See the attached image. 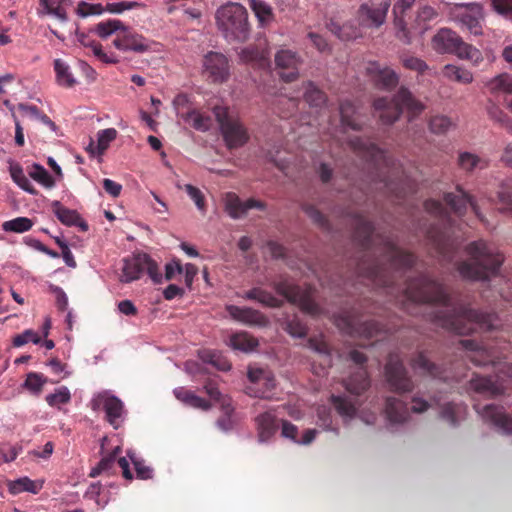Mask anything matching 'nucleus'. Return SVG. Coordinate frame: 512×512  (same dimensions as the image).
I'll return each instance as SVG.
<instances>
[{
  "label": "nucleus",
  "mask_w": 512,
  "mask_h": 512,
  "mask_svg": "<svg viewBox=\"0 0 512 512\" xmlns=\"http://www.w3.org/2000/svg\"><path fill=\"white\" fill-rule=\"evenodd\" d=\"M366 71L378 89L391 91L399 83V74L391 67L383 66L378 62H370Z\"/></svg>",
  "instance_id": "obj_16"
},
{
  "label": "nucleus",
  "mask_w": 512,
  "mask_h": 512,
  "mask_svg": "<svg viewBox=\"0 0 512 512\" xmlns=\"http://www.w3.org/2000/svg\"><path fill=\"white\" fill-rule=\"evenodd\" d=\"M202 73L212 83L226 82L230 77L228 58L220 52H208L203 58Z\"/></svg>",
  "instance_id": "obj_11"
},
{
  "label": "nucleus",
  "mask_w": 512,
  "mask_h": 512,
  "mask_svg": "<svg viewBox=\"0 0 512 512\" xmlns=\"http://www.w3.org/2000/svg\"><path fill=\"white\" fill-rule=\"evenodd\" d=\"M53 212L58 220L66 226H78L82 231L88 230V224L83 221L76 210L64 207L59 201L52 203Z\"/></svg>",
  "instance_id": "obj_22"
},
{
  "label": "nucleus",
  "mask_w": 512,
  "mask_h": 512,
  "mask_svg": "<svg viewBox=\"0 0 512 512\" xmlns=\"http://www.w3.org/2000/svg\"><path fill=\"white\" fill-rule=\"evenodd\" d=\"M32 342L34 344H39L41 342V338L35 331L31 329L25 330L23 333L16 335L13 338V345L15 347L23 346L24 344Z\"/></svg>",
  "instance_id": "obj_60"
},
{
  "label": "nucleus",
  "mask_w": 512,
  "mask_h": 512,
  "mask_svg": "<svg viewBox=\"0 0 512 512\" xmlns=\"http://www.w3.org/2000/svg\"><path fill=\"white\" fill-rule=\"evenodd\" d=\"M433 48L439 53L456 54L461 59L470 60L478 65L483 56L480 50L465 43L454 31L448 28L440 29L432 39Z\"/></svg>",
  "instance_id": "obj_5"
},
{
  "label": "nucleus",
  "mask_w": 512,
  "mask_h": 512,
  "mask_svg": "<svg viewBox=\"0 0 512 512\" xmlns=\"http://www.w3.org/2000/svg\"><path fill=\"white\" fill-rule=\"evenodd\" d=\"M144 271L155 284L162 283L163 276L159 272L158 264L146 253H137L124 260L120 281L130 283L138 280Z\"/></svg>",
  "instance_id": "obj_8"
},
{
  "label": "nucleus",
  "mask_w": 512,
  "mask_h": 512,
  "mask_svg": "<svg viewBox=\"0 0 512 512\" xmlns=\"http://www.w3.org/2000/svg\"><path fill=\"white\" fill-rule=\"evenodd\" d=\"M470 389L485 397H494L503 393V388L492 378L475 376L470 380Z\"/></svg>",
  "instance_id": "obj_23"
},
{
  "label": "nucleus",
  "mask_w": 512,
  "mask_h": 512,
  "mask_svg": "<svg viewBox=\"0 0 512 512\" xmlns=\"http://www.w3.org/2000/svg\"><path fill=\"white\" fill-rule=\"evenodd\" d=\"M373 107L379 113L381 122L387 125L396 122L403 110H406L410 117H415L424 109V105L405 86H401L391 99L387 97L375 99Z\"/></svg>",
  "instance_id": "obj_4"
},
{
  "label": "nucleus",
  "mask_w": 512,
  "mask_h": 512,
  "mask_svg": "<svg viewBox=\"0 0 512 512\" xmlns=\"http://www.w3.org/2000/svg\"><path fill=\"white\" fill-rule=\"evenodd\" d=\"M29 176L44 186L45 188H52L55 185V181L50 173L40 164L34 163L29 171Z\"/></svg>",
  "instance_id": "obj_45"
},
{
  "label": "nucleus",
  "mask_w": 512,
  "mask_h": 512,
  "mask_svg": "<svg viewBox=\"0 0 512 512\" xmlns=\"http://www.w3.org/2000/svg\"><path fill=\"white\" fill-rule=\"evenodd\" d=\"M121 452L119 446L115 447L111 453L103 457L98 464L93 467L89 473V476L95 478L104 472H109L115 463L116 456Z\"/></svg>",
  "instance_id": "obj_43"
},
{
  "label": "nucleus",
  "mask_w": 512,
  "mask_h": 512,
  "mask_svg": "<svg viewBox=\"0 0 512 512\" xmlns=\"http://www.w3.org/2000/svg\"><path fill=\"white\" fill-rule=\"evenodd\" d=\"M113 46L125 52L144 53L150 50L151 42L131 28L124 26L122 32L118 33L117 37L113 40Z\"/></svg>",
  "instance_id": "obj_15"
},
{
  "label": "nucleus",
  "mask_w": 512,
  "mask_h": 512,
  "mask_svg": "<svg viewBox=\"0 0 512 512\" xmlns=\"http://www.w3.org/2000/svg\"><path fill=\"white\" fill-rule=\"evenodd\" d=\"M465 409L466 407L462 404L448 402L442 406L440 418L446 421L450 426L456 427L459 424V418L465 412Z\"/></svg>",
  "instance_id": "obj_36"
},
{
  "label": "nucleus",
  "mask_w": 512,
  "mask_h": 512,
  "mask_svg": "<svg viewBox=\"0 0 512 512\" xmlns=\"http://www.w3.org/2000/svg\"><path fill=\"white\" fill-rule=\"evenodd\" d=\"M458 164L466 172H473L475 169H485L488 161L470 152H462L458 157Z\"/></svg>",
  "instance_id": "obj_34"
},
{
  "label": "nucleus",
  "mask_w": 512,
  "mask_h": 512,
  "mask_svg": "<svg viewBox=\"0 0 512 512\" xmlns=\"http://www.w3.org/2000/svg\"><path fill=\"white\" fill-rule=\"evenodd\" d=\"M413 369L422 375L442 378V369L431 362L423 352L418 353L411 361Z\"/></svg>",
  "instance_id": "obj_29"
},
{
  "label": "nucleus",
  "mask_w": 512,
  "mask_h": 512,
  "mask_svg": "<svg viewBox=\"0 0 512 512\" xmlns=\"http://www.w3.org/2000/svg\"><path fill=\"white\" fill-rule=\"evenodd\" d=\"M332 403L341 416L352 417L356 413L355 403L345 396L331 397Z\"/></svg>",
  "instance_id": "obj_52"
},
{
  "label": "nucleus",
  "mask_w": 512,
  "mask_h": 512,
  "mask_svg": "<svg viewBox=\"0 0 512 512\" xmlns=\"http://www.w3.org/2000/svg\"><path fill=\"white\" fill-rule=\"evenodd\" d=\"M10 174L13 181L24 191L36 195L37 190L33 187L29 179L25 176L23 169L20 165H11Z\"/></svg>",
  "instance_id": "obj_48"
},
{
  "label": "nucleus",
  "mask_w": 512,
  "mask_h": 512,
  "mask_svg": "<svg viewBox=\"0 0 512 512\" xmlns=\"http://www.w3.org/2000/svg\"><path fill=\"white\" fill-rule=\"evenodd\" d=\"M350 144L355 151L363 153L373 161L384 157L383 151L375 143L368 140L356 137L350 140Z\"/></svg>",
  "instance_id": "obj_32"
},
{
  "label": "nucleus",
  "mask_w": 512,
  "mask_h": 512,
  "mask_svg": "<svg viewBox=\"0 0 512 512\" xmlns=\"http://www.w3.org/2000/svg\"><path fill=\"white\" fill-rule=\"evenodd\" d=\"M33 226L31 219L27 217H17L2 224L5 232L23 233L30 230Z\"/></svg>",
  "instance_id": "obj_53"
},
{
  "label": "nucleus",
  "mask_w": 512,
  "mask_h": 512,
  "mask_svg": "<svg viewBox=\"0 0 512 512\" xmlns=\"http://www.w3.org/2000/svg\"><path fill=\"white\" fill-rule=\"evenodd\" d=\"M234 407L229 399H223L221 402L222 415L217 419L216 426L223 432L231 431L236 425Z\"/></svg>",
  "instance_id": "obj_30"
},
{
  "label": "nucleus",
  "mask_w": 512,
  "mask_h": 512,
  "mask_svg": "<svg viewBox=\"0 0 512 512\" xmlns=\"http://www.w3.org/2000/svg\"><path fill=\"white\" fill-rule=\"evenodd\" d=\"M498 200L502 205L499 210L501 212L512 211V186L509 184H502L498 191Z\"/></svg>",
  "instance_id": "obj_57"
},
{
  "label": "nucleus",
  "mask_w": 512,
  "mask_h": 512,
  "mask_svg": "<svg viewBox=\"0 0 512 512\" xmlns=\"http://www.w3.org/2000/svg\"><path fill=\"white\" fill-rule=\"evenodd\" d=\"M70 392L67 387H61L55 393L46 396V402L50 406H57L59 404H65L70 401Z\"/></svg>",
  "instance_id": "obj_59"
},
{
  "label": "nucleus",
  "mask_w": 512,
  "mask_h": 512,
  "mask_svg": "<svg viewBox=\"0 0 512 512\" xmlns=\"http://www.w3.org/2000/svg\"><path fill=\"white\" fill-rule=\"evenodd\" d=\"M42 488V483H36L28 477H22L8 484V490L11 494H19L21 492H30L37 494Z\"/></svg>",
  "instance_id": "obj_38"
},
{
  "label": "nucleus",
  "mask_w": 512,
  "mask_h": 512,
  "mask_svg": "<svg viewBox=\"0 0 512 512\" xmlns=\"http://www.w3.org/2000/svg\"><path fill=\"white\" fill-rule=\"evenodd\" d=\"M335 324L344 333L349 335H360L366 338L378 336L383 331V326L374 320H362L353 309L344 311L335 317Z\"/></svg>",
  "instance_id": "obj_9"
},
{
  "label": "nucleus",
  "mask_w": 512,
  "mask_h": 512,
  "mask_svg": "<svg viewBox=\"0 0 512 512\" xmlns=\"http://www.w3.org/2000/svg\"><path fill=\"white\" fill-rule=\"evenodd\" d=\"M216 23L223 37L230 43H243L250 36L248 12L239 3L230 2L218 8Z\"/></svg>",
  "instance_id": "obj_3"
},
{
  "label": "nucleus",
  "mask_w": 512,
  "mask_h": 512,
  "mask_svg": "<svg viewBox=\"0 0 512 512\" xmlns=\"http://www.w3.org/2000/svg\"><path fill=\"white\" fill-rule=\"evenodd\" d=\"M54 70L56 72V81L59 85L71 88L77 83L70 71V67L61 59L54 61Z\"/></svg>",
  "instance_id": "obj_39"
},
{
  "label": "nucleus",
  "mask_w": 512,
  "mask_h": 512,
  "mask_svg": "<svg viewBox=\"0 0 512 512\" xmlns=\"http://www.w3.org/2000/svg\"><path fill=\"white\" fill-rule=\"evenodd\" d=\"M271 286L277 294L297 305L303 312L314 317L323 313V309L315 302L311 289H303L287 279L274 281Z\"/></svg>",
  "instance_id": "obj_6"
},
{
  "label": "nucleus",
  "mask_w": 512,
  "mask_h": 512,
  "mask_svg": "<svg viewBox=\"0 0 512 512\" xmlns=\"http://www.w3.org/2000/svg\"><path fill=\"white\" fill-rule=\"evenodd\" d=\"M57 2V6L53 7L52 0H39L41 9L38 10V14L40 16L43 15H53L55 16L59 21L66 22L68 20L66 11L61 7V4L65 0H54Z\"/></svg>",
  "instance_id": "obj_40"
},
{
  "label": "nucleus",
  "mask_w": 512,
  "mask_h": 512,
  "mask_svg": "<svg viewBox=\"0 0 512 512\" xmlns=\"http://www.w3.org/2000/svg\"><path fill=\"white\" fill-rule=\"evenodd\" d=\"M302 210L305 214L312 220L314 224L319 226L321 229L325 231L330 230V223L326 216L319 211L313 204L304 203L302 204Z\"/></svg>",
  "instance_id": "obj_49"
},
{
  "label": "nucleus",
  "mask_w": 512,
  "mask_h": 512,
  "mask_svg": "<svg viewBox=\"0 0 512 512\" xmlns=\"http://www.w3.org/2000/svg\"><path fill=\"white\" fill-rule=\"evenodd\" d=\"M46 382L47 379L42 374L30 372L27 374L23 387L34 394H40Z\"/></svg>",
  "instance_id": "obj_54"
},
{
  "label": "nucleus",
  "mask_w": 512,
  "mask_h": 512,
  "mask_svg": "<svg viewBox=\"0 0 512 512\" xmlns=\"http://www.w3.org/2000/svg\"><path fill=\"white\" fill-rule=\"evenodd\" d=\"M340 111V117H341V123L342 126L345 129H351V130H361L362 125L358 122L357 118L355 117L356 109L352 102L350 101H343L340 104L339 107Z\"/></svg>",
  "instance_id": "obj_31"
},
{
  "label": "nucleus",
  "mask_w": 512,
  "mask_h": 512,
  "mask_svg": "<svg viewBox=\"0 0 512 512\" xmlns=\"http://www.w3.org/2000/svg\"><path fill=\"white\" fill-rule=\"evenodd\" d=\"M106 11V6L103 7L100 3L90 4L85 1H81L77 5V15L80 17H88L91 15H101Z\"/></svg>",
  "instance_id": "obj_56"
},
{
  "label": "nucleus",
  "mask_w": 512,
  "mask_h": 512,
  "mask_svg": "<svg viewBox=\"0 0 512 512\" xmlns=\"http://www.w3.org/2000/svg\"><path fill=\"white\" fill-rule=\"evenodd\" d=\"M10 174L13 181L24 191L36 195L37 190L33 187L29 179L25 176L23 169L20 165H11Z\"/></svg>",
  "instance_id": "obj_46"
},
{
  "label": "nucleus",
  "mask_w": 512,
  "mask_h": 512,
  "mask_svg": "<svg viewBox=\"0 0 512 512\" xmlns=\"http://www.w3.org/2000/svg\"><path fill=\"white\" fill-rule=\"evenodd\" d=\"M10 174L13 181L24 191L36 195L37 190L33 187L29 179L25 176L23 169L20 165H11Z\"/></svg>",
  "instance_id": "obj_47"
},
{
  "label": "nucleus",
  "mask_w": 512,
  "mask_h": 512,
  "mask_svg": "<svg viewBox=\"0 0 512 512\" xmlns=\"http://www.w3.org/2000/svg\"><path fill=\"white\" fill-rule=\"evenodd\" d=\"M93 410L103 408L107 421L118 429L123 422L124 406L122 401L108 392L99 393L91 402Z\"/></svg>",
  "instance_id": "obj_12"
},
{
  "label": "nucleus",
  "mask_w": 512,
  "mask_h": 512,
  "mask_svg": "<svg viewBox=\"0 0 512 512\" xmlns=\"http://www.w3.org/2000/svg\"><path fill=\"white\" fill-rule=\"evenodd\" d=\"M354 241L361 249L356 261V273L373 286L384 288L397 298L401 294L403 308L412 315L428 313L441 327L459 335H466L476 328L493 331L500 327L495 312H485L462 306L448 313L449 296L444 286L427 274L406 279L398 284V277L415 263L413 254L400 249L387 235H374L373 224L362 215L353 217Z\"/></svg>",
  "instance_id": "obj_1"
},
{
  "label": "nucleus",
  "mask_w": 512,
  "mask_h": 512,
  "mask_svg": "<svg viewBox=\"0 0 512 512\" xmlns=\"http://www.w3.org/2000/svg\"><path fill=\"white\" fill-rule=\"evenodd\" d=\"M389 6L388 2H381L377 5H361L358 12L361 23L366 26H381L385 21Z\"/></svg>",
  "instance_id": "obj_21"
},
{
  "label": "nucleus",
  "mask_w": 512,
  "mask_h": 512,
  "mask_svg": "<svg viewBox=\"0 0 512 512\" xmlns=\"http://www.w3.org/2000/svg\"><path fill=\"white\" fill-rule=\"evenodd\" d=\"M225 211L233 219L244 217L245 201H242L235 193L229 192L225 196Z\"/></svg>",
  "instance_id": "obj_37"
},
{
  "label": "nucleus",
  "mask_w": 512,
  "mask_h": 512,
  "mask_svg": "<svg viewBox=\"0 0 512 512\" xmlns=\"http://www.w3.org/2000/svg\"><path fill=\"white\" fill-rule=\"evenodd\" d=\"M488 88L491 92L497 93V92H506V93H512V76L503 73L500 74L493 79H491L487 83Z\"/></svg>",
  "instance_id": "obj_50"
},
{
  "label": "nucleus",
  "mask_w": 512,
  "mask_h": 512,
  "mask_svg": "<svg viewBox=\"0 0 512 512\" xmlns=\"http://www.w3.org/2000/svg\"><path fill=\"white\" fill-rule=\"evenodd\" d=\"M452 126V121L443 115H437L430 119L429 128L434 134H444Z\"/></svg>",
  "instance_id": "obj_55"
},
{
  "label": "nucleus",
  "mask_w": 512,
  "mask_h": 512,
  "mask_svg": "<svg viewBox=\"0 0 512 512\" xmlns=\"http://www.w3.org/2000/svg\"><path fill=\"white\" fill-rule=\"evenodd\" d=\"M442 74L448 80L461 84H469L473 81V74L469 70L453 64L445 65Z\"/></svg>",
  "instance_id": "obj_33"
},
{
  "label": "nucleus",
  "mask_w": 512,
  "mask_h": 512,
  "mask_svg": "<svg viewBox=\"0 0 512 512\" xmlns=\"http://www.w3.org/2000/svg\"><path fill=\"white\" fill-rule=\"evenodd\" d=\"M128 456L130 457L134 465L136 475L138 478L142 480L152 478L153 470L149 466L145 465L143 460L136 458L133 454L130 453H128Z\"/></svg>",
  "instance_id": "obj_61"
},
{
  "label": "nucleus",
  "mask_w": 512,
  "mask_h": 512,
  "mask_svg": "<svg viewBox=\"0 0 512 512\" xmlns=\"http://www.w3.org/2000/svg\"><path fill=\"white\" fill-rule=\"evenodd\" d=\"M460 10L455 14V21L462 27L467 29L471 34H482V27L480 25L481 8L478 4L460 5Z\"/></svg>",
  "instance_id": "obj_19"
},
{
  "label": "nucleus",
  "mask_w": 512,
  "mask_h": 512,
  "mask_svg": "<svg viewBox=\"0 0 512 512\" xmlns=\"http://www.w3.org/2000/svg\"><path fill=\"white\" fill-rule=\"evenodd\" d=\"M474 408L485 422L494 426L501 434L509 435L512 433V418L505 414L502 407L494 404L480 407L479 404H476Z\"/></svg>",
  "instance_id": "obj_14"
},
{
  "label": "nucleus",
  "mask_w": 512,
  "mask_h": 512,
  "mask_svg": "<svg viewBox=\"0 0 512 512\" xmlns=\"http://www.w3.org/2000/svg\"><path fill=\"white\" fill-rule=\"evenodd\" d=\"M370 380L367 371L363 367H359L346 381V389L354 395H360L368 389Z\"/></svg>",
  "instance_id": "obj_27"
},
{
  "label": "nucleus",
  "mask_w": 512,
  "mask_h": 512,
  "mask_svg": "<svg viewBox=\"0 0 512 512\" xmlns=\"http://www.w3.org/2000/svg\"><path fill=\"white\" fill-rule=\"evenodd\" d=\"M385 413L391 423H404L409 417V410L402 401L395 397L386 399Z\"/></svg>",
  "instance_id": "obj_26"
},
{
  "label": "nucleus",
  "mask_w": 512,
  "mask_h": 512,
  "mask_svg": "<svg viewBox=\"0 0 512 512\" xmlns=\"http://www.w3.org/2000/svg\"><path fill=\"white\" fill-rule=\"evenodd\" d=\"M255 421L260 442L268 441L278 429L276 417L270 411L258 415Z\"/></svg>",
  "instance_id": "obj_24"
},
{
  "label": "nucleus",
  "mask_w": 512,
  "mask_h": 512,
  "mask_svg": "<svg viewBox=\"0 0 512 512\" xmlns=\"http://www.w3.org/2000/svg\"><path fill=\"white\" fill-rule=\"evenodd\" d=\"M401 62L406 69L420 74H423L428 69V65L423 60L414 56H401Z\"/></svg>",
  "instance_id": "obj_58"
},
{
  "label": "nucleus",
  "mask_w": 512,
  "mask_h": 512,
  "mask_svg": "<svg viewBox=\"0 0 512 512\" xmlns=\"http://www.w3.org/2000/svg\"><path fill=\"white\" fill-rule=\"evenodd\" d=\"M184 189H185L186 193L189 195V197L194 201L198 210L201 212H205L206 206H205L204 195L200 191V189H198L197 187H195L191 184H186Z\"/></svg>",
  "instance_id": "obj_62"
},
{
  "label": "nucleus",
  "mask_w": 512,
  "mask_h": 512,
  "mask_svg": "<svg viewBox=\"0 0 512 512\" xmlns=\"http://www.w3.org/2000/svg\"><path fill=\"white\" fill-rule=\"evenodd\" d=\"M213 112L229 149L242 147L248 142L247 130L238 118L229 114L226 107L216 106Z\"/></svg>",
  "instance_id": "obj_7"
},
{
  "label": "nucleus",
  "mask_w": 512,
  "mask_h": 512,
  "mask_svg": "<svg viewBox=\"0 0 512 512\" xmlns=\"http://www.w3.org/2000/svg\"><path fill=\"white\" fill-rule=\"evenodd\" d=\"M124 26L125 25L123 24V22L118 19H109L107 21L98 23L94 28V32L100 38L107 39L110 35H112L115 32H122Z\"/></svg>",
  "instance_id": "obj_42"
},
{
  "label": "nucleus",
  "mask_w": 512,
  "mask_h": 512,
  "mask_svg": "<svg viewBox=\"0 0 512 512\" xmlns=\"http://www.w3.org/2000/svg\"><path fill=\"white\" fill-rule=\"evenodd\" d=\"M275 63L280 70L279 75L285 82H293L298 78V67L300 59L297 54L291 50H281L275 55Z\"/></svg>",
  "instance_id": "obj_18"
},
{
  "label": "nucleus",
  "mask_w": 512,
  "mask_h": 512,
  "mask_svg": "<svg viewBox=\"0 0 512 512\" xmlns=\"http://www.w3.org/2000/svg\"><path fill=\"white\" fill-rule=\"evenodd\" d=\"M238 55L240 60L246 63L255 62L262 58L261 51L256 46L242 48Z\"/></svg>",
  "instance_id": "obj_64"
},
{
  "label": "nucleus",
  "mask_w": 512,
  "mask_h": 512,
  "mask_svg": "<svg viewBox=\"0 0 512 512\" xmlns=\"http://www.w3.org/2000/svg\"><path fill=\"white\" fill-rule=\"evenodd\" d=\"M184 120L189 122L190 125L198 130V131H208L211 125V119L208 116H204L197 112L196 110H192L188 113H186L183 116Z\"/></svg>",
  "instance_id": "obj_51"
},
{
  "label": "nucleus",
  "mask_w": 512,
  "mask_h": 512,
  "mask_svg": "<svg viewBox=\"0 0 512 512\" xmlns=\"http://www.w3.org/2000/svg\"><path fill=\"white\" fill-rule=\"evenodd\" d=\"M376 184H379L378 188L383 190L384 193L395 197L399 201L414 191V186L410 180L394 174L383 176Z\"/></svg>",
  "instance_id": "obj_17"
},
{
  "label": "nucleus",
  "mask_w": 512,
  "mask_h": 512,
  "mask_svg": "<svg viewBox=\"0 0 512 512\" xmlns=\"http://www.w3.org/2000/svg\"><path fill=\"white\" fill-rule=\"evenodd\" d=\"M385 377L390 390L396 393H408L414 388L407 369L397 355L389 356L385 365Z\"/></svg>",
  "instance_id": "obj_10"
},
{
  "label": "nucleus",
  "mask_w": 512,
  "mask_h": 512,
  "mask_svg": "<svg viewBox=\"0 0 512 512\" xmlns=\"http://www.w3.org/2000/svg\"><path fill=\"white\" fill-rule=\"evenodd\" d=\"M117 137V131L114 128H107L100 130L97 133V145L95 146L93 139H90V143L86 150L94 156L96 153L101 155L109 147V144Z\"/></svg>",
  "instance_id": "obj_28"
},
{
  "label": "nucleus",
  "mask_w": 512,
  "mask_h": 512,
  "mask_svg": "<svg viewBox=\"0 0 512 512\" xmlns=\"http://www.w3.org/2000/svg\"><path fill=\"white\" fill-rule=\"evenodd\" d=\"M230 346L242 352H252L258 346V340L246 332L236 333L230 337Z\"/></svg>",
  "instance_id": "obj_35"
},
{
  "label": "nucleus",
  "mask_w": 512,
  "mask_h": 512,
  "mask_svg": "<svg viewBox=\"0 0 512 512\" xmlns=\"http://www.w3.org/2000/svg\"><path fill=\"white\" fill-rule=\"evenodd\" d=\"M437 250L444 261L454 263L459 276L471 282H489L500 274L503 255L484 240L470 242L465 247V259H458L459 246L450 239L438 241Z\"/></svg>",
  "instance_id": "obj_2"
},
{
  "label": "nucleus",
  "mask_w": 512,
  "mask_h": 512,
  "mask_svg": "<svg viewBox=\"0 0 512 512\" xmlns=\"http://www.w3.org/2000/svg\"><path fill=\"white\" fill-rule=\"evenodd\" d=\"M444 201L458 216H463L466 213L468 206H470L476 217L480 221L486 222L476 199L466 192L461 186H457L455 192L445 193Z\"/></svg>",
  "instance_id": "obj_13"
},
{
  "label": "nucleus",
  "mask_w": 512,
  "mask_h": 512,
  "mask_svg": "<svg viewBox=\"0 0 512 512\" xmlns=\"http://www.w3.org/2000/svg\"><path fill=\"white\" fill-rule=\"evenodd\" d=\"M304 99L312 107H321L327 100L325 93L310 81L306 83Z\"/></svg>",
  "instance_id": "obj_44"
},
{
  "label": "nucleus",
  "mask_w": 512,
  "mask_h": 512,
  "mask_svg": "<svg viewBox=\"0 0 512 512\" xmlns=\"http://www.w3.org/2000/svg\"><path fill=\"white\" fill-rule=\"evenodd\" d=\"M229 315L239 322L250 326L265 327L269 323L267 317L260 311L250 307L227 306Z\"/></svg>",
  "instance_id": "obj_20"
},
{
  "label": "nucleus",
  "mask_w": 512,
  "mask_h": 512,
  "mask_svg": "<svg viewBox=\"0 0 512 512\" xmlns=\"http://www.w3.org/2000/svg\"><path fill=\"white\" fill-rule=\"evenodd\" d=\"M250 8L255 13L258 21L264 25L273 20L274 14L272 7L263 0H250Z\"/></svg>",
  "instance_id": "obj_41"
},
{
  "label": "nucleus",
  "mask_w": 512,
  "mask_h": 512,
  "mask_svg": "<svg viewBox=\"0 0 512 512\" xmlns=\"http://www.w3.org/2000/svg\"><path fill=\"white\" fill-rule=\"evenodd\" d=\"M141 3L135 1H122L116 3H107L106 11L112 14H121L126 10H130L136 7H142Z\"/></svg>",
  "instance_id": "obj_63"
},
{
  "label": "nucleus",
  "mask_w": 512,
  "mask_h": 512,
  "mask_svg": "<svg viewBox=\"0 0 512 512\" xmlns=\"http://www.w3.org/2000/svg\"><path fill=\"white\" fill-rule=\"evenodd\" d=\"M327 29L342 41L355 39L359 35L358 28L350 21L340 23L332 18L326 24Z\"/></svg>",
  "instance_id": "obj_25"
}]
</instances>
